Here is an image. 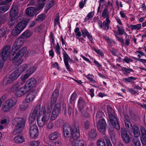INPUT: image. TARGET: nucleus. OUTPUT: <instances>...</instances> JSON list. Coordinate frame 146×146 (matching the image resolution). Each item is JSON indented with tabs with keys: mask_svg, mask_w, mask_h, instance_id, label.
<instances>
[{
	"mask_svg": "<svg viewBox=\"0 0 146 146\" xmlns=\"http://www.w3.org/2000/svg\"><path fill=\"white\" fill-rule=\"evenodd\" d=\"M80 126L77 124L73 125L72 128L67 124L64 125L63 127L64 135L65 137L72 139H78L80 137L79 132Z\"/></svg>",
	"mask_w": 146,
	"mask_h": 146,
	"instance_id": "nucleus-1",
	"label": "nucleus"
},
{
	"mask_svg": "<svg viewBox=\"0 0 146 146\" xmlns=\"http://www.w3.org/2000/svg\"><path fill=\"white\" fill-rule=\"evenodd\" d=\"M51 109L49 106L46 108L42 106L40 112V115L37 118V123L39 126L42 127L45 123L48 121L51 113Z\"/></svg>",
	"mask_w": 146,
	"mask_h": 146,
	"instance_id": "nucleus-2",
	"label": "nucleus"
},
{
	"mask_svg": "<svg viewBox=\"0 0 146 146\" xmlns=\"http://www.w3.org/2000/svg\"><path fill=\"white\" fill-rule=\"evenodd\" d=\"M13 125L15 126V129L13 131L14 135L19 134L23 131L25 123V120L23 118L16 117L12 121Z\"/></svg>",
	"mask_w": 146,
	"mask_h": 146,
	"instance_id": "nucleus-3",
	"label": "nucleus"
},
{
	"mask_svg": "<svg viewBox=\"0 0 146 146\" xmlns=\"http://www.w3.org/2000/svg\"><path fill=\"white\" fill-rule=\"evenodd\" d=\"M27 50V47H24L18 53H12L10 55V60H12L13 63H16V65L19 66L21 63L20 59L24 55Z\"/></svg>",
	"mask_w": 146,
	"mask_h": 146,
	"instance_id": "nucleus-4",
	"label": "nucleus"
},
{
	"mask_svg": "<svg viewBox=\"0 0 146 146\" xmlns=\"http://www.w3.org/2000/svg\"><path fill=\"white\" fill-rule=\"evenodd\" d=\"M17 103V100L14 98H12L6 101L3 105V110L7 112L13 107Z\"/></svg>",
	"mask_w": 146,
	"mask_h": 146,
	"instance_id": "nucleus-5",
	"label": "nucleus"
},
{
	"mask_svg": "<svg viewBox=\"0 0 146 146\" xmlns=\"http://www.w3.org/2000/svg\"><path fill=\"white\" fill-rule=\"evenodd\" d=\"M11 50V46L8 45L4 46L2 48L0 56L3 60L4 61L6 60L9 55H10L9 57H10L11 54V53L10 54Z\"/></svg>",
	"mask_w": 146,
	"mask_h": 146,
	"instance_id": "nucleus-6",
	"label": "nucleus"
},
{
	"mask_svg": "<svg viewBox=\"0 0 146 146\" xmlns=\"http://www.w3.org/2000/svg\"><path fill=\"white\" fill-rule=\"evenodd\" d=\"M40 105H37L35 107L33 112L29 118V123L30 124L33 123L35 121L36 117H38L40 115V112L41 109Z\"/></svg>",
	"mask_w": 146,
	"mask_h": 146,
	"instance_id": "nucleus-7",
	"label": "nucleus"
},
{
	"mask_svg": "<svg viewBox=\"0 0 146 146\" xmlns=\"http://www.w3.org/2000/svg\"><path fill=\"white\" fill-rule=\"evenodd\" d=\"M109 119L110 123L117 130L120 129V125L117 118L112 114L109 115Z\"/></svg>",
	"mask_w": 146,
	"mask_h": 146,
	"instance_id": "nucleus-8",
	"label": "nucleus"
},
{
	"mask_svg": "<svg viewBox=\"0 0 146 146\" xmlns=\"http://www.w3.org/2000/svg\"><path fill=\"white\" fill-rule=\"evenodd\" d=\"M61 110L60 106L59 104H56L53 108L50 118L51 121L55 120L59 115Z\"/></svg>",
	"mask_w": 146,
	"mask_h": 146,
	"instance_id": "nucleus-9",
	"label": "nucleus"
},
{
	"mask_svg": "<svg viewBox=\"0 0 146 146\" xmlns=\"http://www.w3.org/2000/svg\"><path fill=\"white\" fill-rule=\"evenodd\" d=\"M30 136L32 138H35L38 135V129L36 125L33 124L30 127Z\"/></svg>",
	"mask_w": 146,
	"mask_h": 146,
	"instance_id": "nucleus-10",
	"label": "nucleus"
},
{
	"mask_svg": "<svg viewBox=\"0 0 146 146\" xmlns=\"http://www.w3.org/2000/svg\"><path fill=\"white\" fill-rule=\"evenodd\" d=\"M36 81L34 78H31L29 79L26 82V85L27 88L29 90V91L32 88L36 86Z\"/></svg>",
	"mask_w": 146,
	"mask_h": 146,
	"instance_id": "nucleus-11",
	"label": "nucleus"
},
{
	"mask_svg": "<svg viewBox=\"0 0 146 146\" xmlns=\"http://www.w3.org/2000/svg\"><path fill=\"white\" fill-rule=\"evenodd\" d=\"M29 91L26 86H24L17 90L15 92L16 96L18 97H21L26 94Z\"/></svg>",
	"mask_w": 146,
	"mask_h": 146,
	"instance_id": "nucleus-12",
	"label": "nucleus"
},
{
	"mask_svg": "<svg viewBox=\"0 0 146 146\" xmlns=\"http://www.w3.org/2000/svg\"><path fill=\"white\" fill-rule=\"evenodd\" d=\"M121 135L123 141L128 143L129 142L130 138L127 134V131L125 128H121Z\"/></svg>",
	"mask_w": 146,
	"mask_h": 146,
	"instance_id": "nucleus-13",
	"label": "nucleus"
},
{
	"mask_svg": "<svg viewBox=\"0 0 146 146\" xmlns=\"http://www.w3.org/2000/svg\"><path fill=\"white\" fill-rule=\"evenodd\" d=\"M140 130L141 133L140 140L143 145H146V129L143 126L140 127Z\"/></svg>",
	"mask_w": 146,
	"mask_h": 146,
	"instance_id": "nucleus-14",
	"label": "nucleus"
},
{
	"mask_svg": "<svg viewBox=\"0 0 146 146\" xmlns=\"http://www.w3.org/2000/svg\"><path fill=\"white\" fill-rule=\"evenodd\" d=\"M36 92L34 91H31L29 92L26 97V102L29 103L32 101L36 96Z\"/></svg>",
	"mask_w": 146,
	"mask_h": 146,
	"instance_id": "nucleus-15",
	"label": "nucleus"
},
{
	"mask_svg": "<svg viewBox=\"0 0 146 146\" xmlns=\"http://www.w3.org/2000/svg\"><path fill=\"white\" fill-rule=\"evenodd\" d=\"M97 127L98 129L100 132H104L107 127L105 121L98 122Z\"/></svg>",
	"mask_w": 146,
	"mask_h": 146,
	"instance_id": "nucleus-16",
	"label": "nucleus"
},
{
	"mask_svg": "<svg viewBox=\"0 0 146 146\" xmlns=\"http://www.w3.org/2000/svg\"><path fill=\"white\" fill-rule=\"evenodd\" d=\"M59 95V91L55 89L53 92L51 99V104H54L56 103Z\"/></svg>",
	"mask_w": 146,
	"mask_h": 146,
	"instance_id": "nucleus-17",
	"label": "nucleus"
},
{
	"mask_svg": "<svg viewBox=\"0 0 146 146\" xmlns=\"http://www.w3.org/2000/svg\"><path fill=\"white\" fill-rule=\"evenodd\" d=\"M63 54L64 56V60L65 66L67 70L69 71H70L71 70L69 65L68 62V59L70 58V57L64 50L63 52Z\"/></svg>",
	"mask_w": 146,
	"mask_h": 146,
	"instance_id": "nucleus-18",
	"label": "nucleus"
},
{
	"mask_svg": "<svg viewBox=\"0 0 146 146\" xmlns=\"http://www.w3.org/2000/svg\"><path fill=\"white\" fill-rule=\"evenodd\" d=\"M18 14V9L16 6H13L10 11V15L11 18H15Z\"/></svg>",
	"mask_w": 146,
	"mask_h": 146,
	"instance_id": "nucleus-19",
	"label": "nucleus"
},
{
	"mask_svg": "<svg viewBox=\"0 0 146 146\" xmlns=\"http://www.w3.org/2000/svg\"><path fill=\"white\" fill-rule=\"evenodd\" d=\"M35 7H29L27 8L26 10V14L31 17L34 16L36 12Z\"/></svg>",
	"mask_w": 146,
	"mask_h": 146,
	"instance_id": "nucleus-20",
	"label": "nucleus"
},
{
	"mask_svg": "<svg viewBox=\"0 0 146 146\" xmlns=\"http://www.w3.org/2000/svg\"><path fill=\"white\" fill-rule=\"evenodd\" d=\"M74 104H69L68 108V113L69 116L73 115L74 114Z\"/></svg>",
	"mask_w": 146,
	"mask_h": 146,
	"instance_id": "nucleus-21",
	"label": "nucleus"
},
{
	"mask_svg": "<svg viewBox=\"0 0 146 146\" xmlns=\"http://www.w3.org/2000/svg\"><path fill=\"white\" fill-rule=\"evenodd\" d=\"M77 139H71L73 146H84V142L83 140H77Z\"/></svg>",
	"mask_w": 146,
	"mask_h": 146,
	"instance_id": "nucleus-22",
	"label": "nucleus"
},
{
	"mask_svg": "<svg viewBox=\"0 0 146 146\" xmlns=\"http://www.w3.org/2000/svg\"><path fill=\"white\" fill-rule=\"evenodd\" d=\"M21 74L19 72L18 70L16 69L10 75V76L14 81L17 79Z\"/></svg>",
	"mask_w": 146,
	"mask_h": 146,
	"instance_id": "nucleus-23",
	"label": "nucleus"
},
{
	"mask_svg": "<svg viewBox=\"0 0 146 146\" xmlns=\"http://www.w3.org/2000/svg\"><path fill=\"white\" fill-rule=\"evenodd\" d=\"M59 134L58 131H55L51 133L48 135L49 139L52 141L56 140Z\"/></svg>",
	"mask_w": 146,
	"mask_h": 146,
	"instance_id": "nucleus-24",
	"label": "nucleus"
},
{
	"mask_svg": "<svg viewBox=\"0 0 146 146\" xmlns=\"http://www.w3.org/2000/svg\"><path fill=\"white\" fill-rule=\"evenodd\" d=\"M133 133V135L135 138H138L140 134V131L138 128L135 125H133L132 131Z\"/></svg>",
	"mask_w": 146,
	"mask_h": 146,
	"instance_id": "nucleus-25",
	"label": "nucleus"
},
{
	"mask_svg": "<svg viewBox=\"0 0 146 146\" xmlns=\"http://www.w3.org/2000/svg\"><path fill=\"white\" fill-rule=\"evenodd\" d=\"M84 104L85 102L84 99L82 98H79L78 101V106L80 110H81L84 108Z\"/></svg>",
	"mask_w": 146,
	"mask_h": 146,
	"instance_id": "nucleus-26",
	"label": "nucleus"
},
{
	"mask_svg": "<svg viewBox=\"0 0 146 146\" xmlns=\"http://www.w3.org/2000/svg\"><path fill=\"white\" fill-rule=\"evenodd\" d=\"M27 22L24 21L20 22L16 25L19 29L22 31L26 27Z\"/></svg>",
	"mask_w": 146,
	"mask_h": 146,
	"instance_id": "nucleus-27",
	"label": "nucleus"
},
{
	"mask_svg": "<svg viewBox=\"0 0 146 146\" xmlns=\"http://www.w3.org/2000/svg\"><path fill=\"white\" fill-rule=\"evenodd\" d=\"M110 23V21L109 19L108 18H106V20L104 21L103 23V29L106 31H108L109 28V24Z\"/></svg>",
	"mask_w": 146,
	"mask_h": 146,
	"instance_id": "nucleus-28",
	"label": "nucleus"
},
{
	"mask_svg": "<svg viewBox=\"0 0 146 146\" xmlns=\"http://www.w3.org/2000/svg\"><path fill=\"white\" fill-rule=\"evenodd\" d=\"M104 116V114L103 113L100 111L98 112L96 115V120H98V122L105 121L103 118V116Z\"/></svg>",
	"mask_w": 146,
	"mask_h": 146,
	"instance_id": "nucleus-29",
	"label": "nucleus"
},
{
	"mask_svg": "<svg viewBox=\"0 0 146 146\" xmlns=\"http://www.w3.org/2000/svg\"><path fill=\"white\" fill-rule=\"evenodd\" d=\"M14 140L15 143H22L24 141V139L23 137L19 135L15 137Z\"/></svg>",
	"mask_w": 146,
	"mask_h": 146,
	"instance_id": "nucleus-30",
	"label": "nucleus"
},
{
	"mask_svg": "<svg viewBox=\"0 0 146 146\" xmlns=\"http://www.w3.org/2000/svg\"><path fill=\"white\" fill-rule=\"evenodd\" d=\"M137 79V77H134L132 76L128 77L127 78H123V81L125 83L128 82L133 83V81L136 80Z\"/></svg>",
	"mask_w": 146,
	"mask_h": 146,
	"instance_id": "nucleus-31",
	"label": "nucleus"
},
{
	"mask_svg": "<svg viewBox=\"0 0 146 146\" xmlns=\"http://www.w3.org/2000/svg\"><path fill=\"white\" fill-rule=\"evenodd\" d=\"M32 35V33L29 30H27L23 33L20 36L21 38L23 39L26 38Z\"/></svg>",
	"mask_w": 146,
	"mask_h": 146,
	"instance_id": "nucleus-32",
	"label": "nucleus"
},
{
	"mask_svg": "<svg viewBox=\"0 0 146 146\" xmlns=\"http://www.w3.org/2000/svg\"><path fill=\"white\" fill-rule=\"evenodd\" d=\"M14 81L9 76V77H5L3 80V84L5 85L10 84Z\"/></svg>",
	"mask_w": 146,
	"mask_h": 146,
	"instance_id": "nucleus-33",
	"label": "nucleus"
},
{
	"mask_svg": "<svg viewBox=\"0 0 146 146\" xmlns=\"http://www.w3.org/2000/svg\"><path fill=\"white\" fill-rule=\"evenodd\" d=\"M21 31L16 26L13 29L12 34L13 35L15 36L19 34Z\"/></svg>",
	"mask_w": 146,
	"mask_h": 146,
	"instance_id": "nucleus-34",
	"label": "nucleus"
},
{
	"mask_svg": "<svg viewBox=\"0 0 146 146\" xmlns=\"http://www.w3.org/2000/svg\"><path fill=\"white\" fill-rule=\"evenodd\" d=\"M27 64H24L21 65L20 67L16 69L18 70L19 72L21 74L27 69Z\"/></svg>",
	"mask_w": 146,
	"mask_h": 146,
	"instance_id": "nucleus-35",
	"label": "nucleus"
},
{
	"mask_svg": "<svg viewBox=\"0 0 146 146\" xmlns=\"http://www.w3.org/2000/svg\"><path fill=\"white\" fill-rule=\"evenodd\" d=\"M121 68L123 74L125 75H127L130 73L131 72H133V70L131 69L123 67H122Z\"/></svg>",
	"mask_w": 146,
	"mask_h": 146,
	"instance_id": "nucleus-36",
	"label": "nucleus"
},
{
	"mask_svg": "<svg viewBox=\"0 0 146 146\" xmlns=\"http://www.w3.org/2000/svg\"><path fill=\"white\" fill-rule=\"evenodd\" d=\"M46 15L44 13L41 14L37 16L35 20L38 22L43 21L45 19Z\"/></svg>",
	"mask_w": 146,
	"mask_h": 146,
	"instance_id": "nucleus-37",
	"label": "nucleus"
},
{
	"mask_svg": "<svg viewBox=\"0 0 146 146\" xmlns=\"http://www.w3.org/2000/svg\"><path fill=\"white\" fill-rule=\"evenodd\" d=\"M10 7L9 5H7L5 6L0 7V13H4L9 9Z\"/></svg>",
	"mask_w": 146,
	"mask_h": 146,
	"instance_id": "nucleus-38",
	"label": "nucleus"
},
{
	"mask_svg": "<svg viewBox=\"0 0 146 146\" xmlns=\"http://www.w3.org/2000/svg\"><path fill=\"white\" fill-rule=\"evenodd\" d=\"M102 16L104 18H106L109 19V12L107 8L106 7L104 8L102 12Z\"/></svg>",
	"mask_w": 146,
	"mask_h": 146,
	"instance_id": "nucleus-39",
	"label": "nucleus"
},
{
	"mask_svg": "<svg viewBox=\"0 0 146 146\" xmlns=\"http://www.w3.org/2000/svg\"><path fill=\"white\" fill-rule=\"evenodd\" d=\"M31 74L30 73L28 72L27 71L26 74L22 75L20 77V78L22 82H24L25 80L28 78Z\"/></svg>",
	"mask_w": 146,
	"mask_h": 146,
	"instance_id": "nucleus-40",
	"label": "nucleus"
},
{
	"mask_svg": "<svg viewBox=\"0 0 146 146\" xmlns=\"http://www.w3.org/2000/svg\"><path fill=\"white\" fill-rule=\"evenodd\" d=\"M94 11L90 12L87 15L86 18L85 19L84 21L86 22L89 19L90 20H91L94 16Z\"/></svg>",
	"mask_w": 146,
	"mask_h": 146,
	"instance_id": "nucleus-41",
	"label": "nucleus"
},
{
	"mask_svg": "<svg viewBox=\"0 0 146 146\" xmlns=\"http://www.w3.org/2000/svg\"><path fill=\"white\" fill-rule=\"evenodd\" d=\"M97 136V133L96 132V130L93 129L91 130L89 133V136L91 138L95 137Z\"/></svg>",
	"mask_w": 146,
	"mask_h": 146,
	"instance_id": "nucleus-42",
	"label": "nucleus"
},
{
	"mask_svg": "<svg viewBox=\"0 0 146 146\" xmlns=\"http://www.w3.org/2000/svg\"><path fill=\"white\" fill-rule=\"evenodd\" d=\"M20 108L22 111H24L27 109L28 107V105L25 102L23 103L20 105Z\"/></svg>",
	"mask_w": 146,
	"mask_h": 146,
	"instance_id": "nucleus-43",
	"label": "nucleus"
},
{
	"mask_svg": "<svg viewBox=\"0 0 146 146\" xmlns=\"http://www.w3.org/2000/svg\"><path fill=\"white\" fill-rule=\"evenodd\" d=\"M14 43V45L15 46L16 45H17V46H18L21 47L23 44V41L21 38H19Z\"/></svg>",
	"mask_w": 146,
	"mask_h": 146,
	"instance_id": "nucleus-44",
	"label": "nucleus"
},
{
	"mask_svg": "<svg viewBox=\"0 0 146 146\" xmlns=\"http://www.w3.org/2000/svg\"><path fill=\"white\" fill-rule=\"evenodd\" d=\"M132 142L135 146H141V144L138 138H134Z\"/></svg>",
	"mask_w": 146,
	"mask_h": 146,
	"instance_id": "nucleus-45",
	"label": "nucleus"
},
{
	"mask_svg": "<svg viewBox=\"0 0 146 146\" xmlns=\"http://www.w3.org/2000/svg\"><path fill=\"white\" fill-rule=\"evenodd\" d=\"M127 123H125V125L126 128L129 131H132V129L133 128L131 122Z\"/></svg>",
	"mask_w": 146,
	"mask_h": 146,
	"instance_id": "nucleus-46",
	"label": "nucleus"
},
{
	"mask_svg": "<svg viewBox=\"0 0 146 146\" xmlns=\"http://www.w3.org/2000/svg\"><path fill=\"white\" fill-rule=\"evenodd\" d=\"M54 2L53 1H50L45 7V8L46 10L48 11L54 5Z\"/></svg>",
	"mask_w": 146,
	"mask_h": 146,
	"instance_id": "nucleus-47",
	"label": "nucleus"
},
{
	"mask_svg": "<svg viewBox=\"0 0 146 146\" xmlns=\"http://www.w3.org/2000/svg\"><path fill=\"white\" fill-rule=\"evenodd\" d=\"M82 35L84 38L88 36L90 34L87 30L85 29H83L81 30Z\"/></svg>",
	"mask_w": 146,
	"mask_h": 146,
	"instance_id": "nucleus-48",
	"label": "nucleus"
},
{
	"mask_svg": "<svg viewBox=\"0 0 146 146\" xmlns=\"http://www.w3.org/2000/svg\"><path fill=\"white\" fill-rule=\"evenodd\" d=\"M141 27V24H138L136 25H132V27L131 29V30H139L140 29Z\"/></svg>",
	"mask_w": 146,
	"mask_h": 146,
	"instance_id": "nucleus-49",
	"label": "nucleus"
},
{
	"mask_svg": "<svg viewBox=\"0 0 146 146\" xmlns=\"http://www.w3.org/2000/svg\"><path fill=\"white\" fill-rule=\"evenodd\" d=\"M117 27L118 28L117 31L119 35H123V32H124L125 31L122 27L117 25Z\"/></svg>",
	"mask_w": 146,
	"mask_h": 146,
	"instance_id": "nucleus-50",
	"label": "nucleus"
},
{
	"mask_svg": "<svg viewBox=\"0 0 146 146\" xmlns=\"http://www.w3.org/2000/svg\"><path fill=\"white\" fill-rule=\"evenodd\" d=\"M30 143L31 146H38L40 142L38 141H31Z\"/></svg>",
	"mask_w": 146,
	"mask_h": 146,
	"instance_id": "nucleus-51",
	"label": "nucleus"
},
{
	"mask_svg": "<svg viewBox=\"0 0 146 146\" xmlns=\"http://www.w3.org/2000/svg\"><path fill=\"white\" fill-rule=\"evenodd\" d=\"M77 96V94L75 93H73L72 95L70 97V100L69 104H74V101L76 99Z\"/></svg>",
	"mask_w": 146,
	"mask_h": 146,
	"instance_id": "nucleus-52",
	"label": "nucleus"
},
{
	"mask_svg": "<svg viewBox=\"0 0 146 146\" xmlns=\"http://www.w3.org/2000/svg\"><path fill=\"white\" fill-rule=\"evenodd\" d=\"M14 43L13 44V46L12 47V51L11 53V54L12 53H15V52L18 50L21 47L19 46H17V45H14Z\"/></svg>",
	"mask_w": 146,
	"mask_h": 146,
	"instance_id": "nucleus-53",
	"label": "nucleus"
},
{
	"mask_svg": "<svg viewBox=\"0 0 146 146\" xmlns=\"http://www.w3.org/2000/svg\"><path fill=\"white\" fill-rule=\"evenodd\" d=\"M97 144L98 146H106L105 143L103 140H98L97 141Z\"/></svg>",
	"mask_w": 146,
	"mask_h": 146,
	"instance_id": "nucleus-54",
	"label": "nucleus"
},
{
	"mask_svg": "<svg viewBox=\"0 0 146 146\" xmlns=\"http://www.w3.org/2000/svg\"><path fill=\"white\" fill-rule=\"evenodd\" d=\"M74 31L76 36L80 37L81 36V32L80 31V29L78 27H77L74 29Z\"/></svg>",
	"mask_w": 146,
	"mask_h": 146,
	"instance_id": "nucleus-55",
	"label": "nucleus"
},
{
	"mask_svg": "<svg viewBox=\"0 0 146 146\" xmlns=\"http://www.w3.org/2000/svg\"><path fill=\"white\" fill-rule=\"evenodd\" d=\"M12 1V0H0V5H6Z\"/></svg>",
	"mask_w": 146,
	"mask_h": 146,
	"instance_id": "nucleus-56",
	"label": "nucleus"
},
{
	"mask_svg": "<svg viewBox=\"0 0 146 146\" xmlns=\"http://www.w3.org/2000/svg\"><path fill=\"white\" fill-rule=\"evenodd\" d=\"M19 87V85L18 84H15L13 85L11 88V90L12 92H14Z\"/></svg>",
	"mask_w": 146,
	"mask_h": 146,
	"instance_id": "nucleus-57",
	"label": "nucleus"
},
{
	"mask_svg": "<svg viewBox=\"0 0 146 146\" xmlns=\"http://www.w3.org/2000/svg\"><path fill=\"white\" fill-rule=\"evenodd\" d=\"M44 6V3H42L38 5L36 7H35L36 11H37L43 8Z\"/></svg>",
	"mask_w": 146,
	"mask_h": 146,
	"instance_id": "nucleus-58",
	"label": "nucleus"
},
{
	"mask_svg": "<svg viewBox=\"0 0 146 146\" xmlns=\"http://www.w3.org/2000/svg\"><path fill=\"white\" fill-rule=\"evenodd\" d=\"M37 67L35 66H33L27 70V72L30 73L31 74H32L36 70Z\"/></svg>",
	"mask_w": 146,
	"mask_h": 146,
	"instance_id": "nucleus-59",
	"label": "nucleus"
},
{
	"mask_svg": "<svg viewBox=\"0 0 146 146\" xmlns=\"http://www.w3.org/2000/svg\"><path fill=\"white\" fill-rule=\"evenodd\" d=\"M6 32V30L4 29L1 28L0 30V38L5 35Z\"/></svg>",
	"mask_w": 146,
	"mask_h": 146,
	"instance_id": "nucleus-60",
	"label": "nucleus"
},
{
	"mask_svg": "<svg viewBox=\"0 0 146 146\" xmlns=\"http://www.w3.org/2000/svg\"><path fill=\"white\" fill-rule=\"evenodd\" d=\"M124 122L125 123H129V122H131L130 118L128 115H125L124 116Z\"/></svg>",
	"mask_w": 146,
	"mask_h": 146,
	"instance_id": "nucleus-61",
	"label": "nucleus"
},
{
	"mask_svg": "<svg viewBox=\"0 0 146 146\" xmlns=\"http://www.w3.org/2000/svg\"><path fill=\"white\" fill-rule=\"evenodd\" d=\"M16 19L14 18H10V20L9 21V24L11 26H13L15 24Z\"/></svg>",
	"mask_w": 146,
	"mask_h": 146,
	"instance_id": "nucleus-62",
	"label": "nucleus"
},
{
	"mask_svg": "<svg viewBox=\"0 0 146 146\" xmlns=\"http://www.w3.org/2000/svg\"><path fill=\"white\" fill-rule=\"evenodd\" d=\"M107 110L108 113H109V114H112V113H113L114 112V111L112 109V107L110 106H107Z\"/></svg>",
	"mask_w": 146,
	"mask_h": 146,
	"instance_id": "nucleus-63",
	"label": "nucleus"
},
{
	"mask_svg": "<svg viewBox=\"0 0 146 146\" xmlns=\"http://www.w3.org/2000/svg\"><path fill=\"white\" fill-rule=\"evenodd\" d=\"M59 17H57L54 19V25L56 26L58 25H59Z\"/></svg>",
	"mask_w": 146,
	"mask_h": 146,
	"instance_id": "nucleus-64",
	"label": "nucleus"
}]
</instances>
